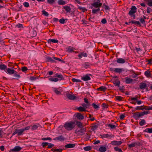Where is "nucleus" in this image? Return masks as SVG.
Here are the masks:
<instances>
[{
	"instance_id": "obj_1",
	"label": "nucleus",
	"mask_w": 152,
	"mask_h": 152,
	"mask_svg": "<svg viewBox=\"0 0 152 152\" xmlns=\"http://www.w3.org/2000/svg\"><path fill=\"white\" fill-rule=\"evenodd\" d=\"M75 126V122L73 121L66 122L64 125V128L68 131L71 130L74 128Z\"/></svg>"
},
{
	"instance_id": "obj_2",
	"label": "nucleus",
	"mask_w": 152,
	"mask_h": 152,
	"mask_svg": "<svg viewBox=\"0 0 152 152\" xmlns=\"http://www.w3.org/2000/svg\"><path fill=\"white\" fill-rule=\"evenodd\" d=\"M24 132L22 129H16L14 130V132L13 133H12V136H13L17 134V136H19L22 135L23 134H24Z\"/></svg>"
},
{
	"instance_id": "obj_3",
	"label": "nucleus",
	"mask_w": 152,
	"mask_h": 152,
	"mask_svg": "<svg viewBox=\"0 0 152 152\" xmlns=\"http://www.w3.org/2000/svg\"><path fill=\"white\" fill-rule=\"evenodd\" d=\"M100 0H94L93 3L91 4V5L95 8L100 7L102 6V4L100 2Z\"/></svg>"
},
{
	"instance_id": "obj_4",
	"label": "nucleus",
	"mask_w": 152,
	"mask_h": 152,
	"mask_svg": "<svg viewBox=\"0 0 152 152\" xmlns=\"http://www.w3.org/2000/svg\"><path fill=\"white\" fill-rule=\"evenodd\" d=\"M86 129V128H82L80 129H77L75 130V133L78 135H82L85 134Z\"/></svg>"
},
{
	"instance_id": "obj_5",
	"label": "nucleus",
	"mask_w": 152,
	"mask_h": 152,
	"mask_svg": "<svg viewBox=\"0 0 152 152\" xmlns=\"http://www.w3.org/2000/svg\"><path fill=\"white\" fill-rule=\"evenodd\" d=\"M137 8L135 6H132L130 8V10L128 14L130 15H132L137 12Z\"/></svg>"
},
{
	"instance_id": "obj_6",
	"label": "nucleus",
	"mask_w": 152,
	"mask_h": 152,
	"mask_svg": "<svg viewBox=\"0 0 152 152\" xmlns=\"http://www.w3.org/2000/svg\"><path fill=\"white\" fill-rule=\"evenodd\" d=\"M22 149V148L20 147L19 146H16L14 148L10 149L9 152H18L20 151Z\"/></svg>"
},
{
	"instance_id": "obj_7",
	"label": "nucleus",
	"mask_w": 152,
	"mask_h": 152,
	"mask_svg": "<svg viewBox=\"0 0 152 152\" xmlns=\"http://www.w3.org/2000/svg\"><path fill=\"white\" fill-rule=\"evenodd\" d=\"M75 117L79 120H83L84 118V116L83 115L80 113H77L75 114Z\"/></svg>"
},
{
	"instance_id": "obj_8",
	"label": "nucleus",
	"mask_w": 152,
	"mask_h": 152,
	"mask_svg": "<svg viewBox=\"0 0 152 152\" xmlns=\"http://www.w3.org/2000/svg\"><path fill=\"white\" fill-rule=\"evenodd\" d=\"M55 141L57 140L59 141H63L64 140V137L62 135H60L53 139Z\"/></svg>"
},
{
	"instance_id": "obj_9",
	"label": "nucleus",
	"mask_w": 152,
	"mask_h": 152,
	"mask_svg": "<svg viewBox=\"0 0 152 152\" xmlns=\"http://www.w3.org/2000/svg\"><path fill=\"white\" fill-rule=\"evenodd\" d=\"M112 71H113L115 73H121L122 72L124 71V69L123 68H116L114 69H112Z\"/></svg>"
},
{
	"instance_id": "obj_10",
	"label": "nucleus",
	"mask_w": 152,
	"mask_h": 152,
	"mask_svg": "<svg viewBox=\"0 0 152 152\" xmlns=\"http://www.w3.org/2000/svg\"><path fill=\"white\" fill-rule=\"evenodd\" d=\"M66 96L67 98L69 100H73L75 99L76 97L74 96L73 94H66Z\"/></svg>"
},
{
	"instance_id": "obj_11",
	"label": "nucleus",
	"mask_w": 152,
	"mask_h": 152,
	"mask_svg": "<svg viewBox=\"0 0 152 152\" xmlns=\"http://www.w3.org/2000/svg\"><path fill=\"white\" fill-rule=\"evenodd\" d=\"M122 143L121 141H114L111 142V144L113 145H120Z\"/></svg>"
},
{
	"instance_id": "obj_12",
	"label": "nucleus",
	"mask_w": 152,
	"mask_h": 152,
	"mask_svg": "<svg viewBox=\"0 0 152 152\" xmlns=\"http://www.w3.org/2000/svg\"><path fill=\"white\" fill-rule=\"evenodd\" d=\"M89 75L91 76V74H86L83 77L81 78V79L84 81H88L90 80L91 79V78L89 77Z\"/></svg>"
},
{
	"instance_id": "obj_13",
	"label": "nucleus",
	"mask_w": 152,
	"mask_h": 152,
	"mask_svg": "<svg viewBox=\"0 0 152 152\" xmlns=\"http://www.w3.org/2000/svg\"><path fill=\"white\" fill-rule=\"evenodd\" d=\"M125 82L126 84H129L132 83L133 81L135 80H133L130 77H126L125 78Z\"/></svg>"
},
{
	"instance_id": "obj_14",
	"label": "nucleus",
	"mask_w": 152,
	"mask_h": 152,
	"mask_svg": "<svg viewBox=\"0 0 152 152\" xmlns=\"http://www.w3.org/2000/svg\"><path fill=\"white\" fill-rule=\"evenodd\" d=\"M140 143L139 142H136L133 143H132L128 145V146L129 148H132V147H134L136 145L140 146Z\"/></svg>"
},
{
	"instance_id": "obj_15",
	"label": "nucleus",
	"mask_w": 152,
	"mask_h": 152,
	"mask_svg": "<svg viewBox=\"0 0 152 152\" xmlns=\"http://www.w3.org/2000/svg\"><path fill=\"white\" fill-rule=\"evenodd\" d=\"M139 88L141 89H142L148 87L147 84L145 83L142 82L140 84Z\"/></svg>"
},
{
	"instance_id": "obj_16",
	"label": "nucleus",
	"mask_w": 152,
	"mask_h": 152,
	"mask_svg": "<svg viewBox=\"0 0 152 152\" xmlns=\"http://www.w3.org/2000/svg\"><path fill=\"white\" fill-rule=\"evenodd\" d=\"M54 77H58L59 79V80H64V77L61 74H59L58 73L54 75Z\"/></svg>"
},
{
	"instance_id": "obj_17",
	"label": "nucleus",
	"mask_w": 152,
	"mask_h": 152,
	"mask_svg": "<svg viewBox=\"0 0 152 152\" xmlns=\"http://www.w3.org/2000/svg\"><path fill=\"white\" fill-rule=\"evenodd\" d=\"M7 70V72H6L10 75L13 74V73H14L15 72V70H14L13 69H11L10 68H7V69H6V70Z\"/></svg>"
},
{
	"instance_id": "obj_18",
	"label": "nucleus",
	"mask_w": 152,
	"mask_h": 152,
	"mask_svg": "<svg viewBox=\"0 0 152 152\" xmlns=\"http://www.w3.org/2000/svg\"><path fill=\"white\" fill-rule=\"evenodd\" d=\"M144 74L147 77H151L152 78V74L149 70H147L145 71Z\"/></svg>"
},
{
	"instance_id": "obj_19",
	"label": "nucleus",
	"mask_w": 152,
	"mask_h": 152,
	"mask_svg": "<svg viewBox=\"0 0 152 152\" xmlns=\"http://www.w3.org/2000/svg\"><path fill=\"white\" fill-rule=\"evenodd\" d=\"M107 88L104 86H101L97 89V90L98 91L104 92L107 89Z\"/></svg>"
},
{
	"instance_id": "obj_20",
	"label": "nucleus",
	"mask_w": 152,
	"mask_h": 152,
	"mask_svg": "<svg viewBox=\"0 0 152 152\" xmlns=\"http://www.w3.org/2000/svg\"><path fill=\"white\" fill-rule=\"evenodd\" d=\"M116 61L119 64H124L125 62L124 59L121 58H117Z\"/></svg>"
},
{
	"instance_id": "obj_21",
	"label": "nucleus",
	"mask_w": 152,
	"mask_h": 152,
	"mask_svg": "<svg viewBox=\"0 0 152 152\" xmlns=\"http://www.w3.org/2000/svg\"><path fill=\"white\" fill-rule=\"evenodd\" d=\"M76 109L78 110L80 112H84L86 111L85 107H83L81 106L76 107Z\"/></svg>"
},
{
	"instance_id": "obj_22",
	"label": "nucleus",
	"mask_w": 152,
	"mask_h": 152,
	"mask_svg": "<svg viewBox=\"0 0 152 152\" xmlns=\"http://www.w3.org/2000/svg\"><path fill=\"white\" fill-rule=\"evenodd\" d=\"M14 73H13V74H14V76L15 78H13V79L18 80V78H20L21 76L19 75L18 74V72L16 71Z\"/></svg>"
},
{
	"instance_id": "obj_23",
	"label": "nucleus",
	"mask_w": 152,
	"mask_h": 152,
	"mask_svg": "<svg viewBox=\"0 0 152 152\" xmlns=\"http://www.w3.org/2000/svg\"><path fill=\"white\" fill-rule=\"evenodd\" d=\"M75 146L74 144H69L66 145L65 146V147L67 148H74Z\"/></svg>"
},
{
	"instance_id": "obj_24",
	"label": "nucleus",
	"mask_w": 152,
	"mask_h": 152,
	"mask_svg": "<svg viewBox=\"0 0 152 152\" xmlns=\"http://www.w3.org/2000/svg\"><path fill=\"white\" fill-rule=\"evenodd\" d=\"M87 56L88 55L87 53L84 52H82L79 54L78 56L79 58L80 59L82 58L83 56L86 57H87Z\"/></svg>"
},
{
	"instance_id": "obj_25",
	"label": "nucleus",
	"mask_w": 152,
	"mask_h": 152,
	"mask_svg": "<svg viewBox=\"0 0 152 152\" xmlns=\"http://www.w3.org/2000/svg\"><path fill=\"white\" fill-rule=\"evenodd\" d=\"M113 83L115 86L119 87L120 86V81L118 79L115 80L113 81Z\"/></svg>"
},
{
	"instance_id": "obj_26",
	"label": "nucleus",
	"mask_w": 152,
	"mask_h": 152,
	"mask_svg": "<svg viewBox=\"0 0 152 152\" xmlns=\"http://www.w3.org/2000/svg\"><path fill=\"white\" fill-rule=\"evenodd\" d=\"M7 66L4 64H0V69L1 70H4L6 72Z\"/></svg>"
},
{
	"instance_id": "obj_27",
	"label": "nucleus",
	"mask_w": 152,
	"mask_h": 152,
	"mask_svg": "<svg viewBox=\"0 0 152 152\" xmlns=\"http://www.w3.org/2000/svg\"><path fill=\"white\" fill-rule=\"evenodd\" d=\"M99 135L101 138H107L108 137H112L113 136V135L108 134H100Z\"/></svg>"
},
{
	"instance_id": "obj_28",
	"label": "nucleus",
	"mask_w": 152,
	"mask_h": 152,
	"mask_svg": "<svg viewBox=\"0 0 152 152\" xmlns=\"http://www.w3.org/2000/svg\"><path fill=\"white\" fill-rule=\"evenodd\" d=\"M76 124L77 126L80 128H83V123L78 121H76Z\"/></svg>"
},
{
	"instance_id": "obj_29",
	"label": "nucleus",
	"mask_w": 152,
	"mask_h": 152,
	"mask_svg": "<svg viewBox=\"0 0 152 152\" xmlns=\"http://www.w3.org/2000/svg\"><path fill=\"white\" fill-rule=\"evenodd\" d=\"M107 150V148L105 147L101 146L99 148V151L100 152H105Z\"/></svg>"
},
{
	"instance_id": "obj_30",
	"label": "nucleus",
	"mask_w": 152,
	"mask_h": 152,
	"mask_svg": "<svg viewBox=\"0 0 152 152\" xmlns=\"http://www.w3.org/2000/svg\"><path fill=\"white\" fill-rule=\"evenodd\" d=\"M46 61L47 62H50L51 63H56L55 61L51 57H48L46 58Z\"/></svg>"
},
{
	"instance_id": "obj_31",
	"label": "nucleus",
	"mask_w": 152,
	"mask_h": 152,
	"mask_svg": "<svg viewBox=\"0 0 152 152\" xmlns=\"http://www.w3.org/2000/svg\"><path fill=\"white\" fill-rule=\"evenodd\" d=\"M139 112H137L133 114V117L135 119H137L139 118H140V115H139Z\"/></svg>"
},
{
	"instance_id": "obj_32",
	"label": "nucleus",
	"mask_w": 152,
	"mask_h": 152,
	"mask_svg": "<svg viewBox=\"0 0 152 152\" xmlns=\"http://www.w3.org/2000/svg\"><path fill=\"white\" fill-rule=\"evenodd\" d=\"M48 43L53 42V43H58V41L57 39H50L48 40Z\"/></svg>"
},
{
	"instance_id": "obj_33",
	"label": "nucleus",
	"mask_w": 152,
	"mask_h": 152,
	"mask_svg": "<svg viewBox=\"0 0 152 152\" xmlns=\"http://www.w3.org/2000/svg\"><path fill=\"white\" fill-rule=\"evenodd\" d=\"M63 9L65 10L67 12H70L71 9V8L68 6H64Z\"/></svg>"
},
{
	"instance_id": "obj_34",
	"label": "nucleus",
	"mask_w": 152,
	"mask_h": 152,
	"mask_svg": "<svg viewBox=\"0 0 152 152\" xmlns=\"http://www.w3.org/2000/svg\"><path fill=\"white\" fill-rule=\"evenodd\" d=\"M140 96L139 97L137 95L135 96L134 97H131L130 99H129L128 100L129 101H137V98H140Z\"/></svg>"
},
{
	"instance_id": "obj_35",
	"label": "nucleus",
	"mask_w": 152,
	"mask_h": 152,
	"mask_svg": "<svg viewBox=\"0 0 152 152\" xmlns=\"http://www.w3.org/2000/svg\"><path fill=\"white\" fill-rule=\"evenodd\" d=\"M143 132H145L152 133V128H146L143 131Z\"/></svg>"
},
{
	"instance_id": "obj_36",
	"label": "nucleus",
	"mask_w": 152,
	"mask_h": 152,
	"mask_svg": "<svg viewBox=\"0 0 152 152\" xmlns=\"http://www.w3.org/2000/svg\"><path fill=\"white\" fill-rule=\"evenodd\" d=\"M92 125L91 127V130L93 131L96 130L98 127V125H96V124H92Z\"/></svg>"
},
{
	"instance_id": "obj_37",
	"label": "nucleus",
	"mask_w": 152,
	"mask_h": 152,
	"mask_svg": "<svg viewBox=\"0 0 152 152\" xmlns=\"http://www.w3.org/2000/svg\"><path fill=\"white\" fill-rule=\"evenodd\" d=\"M97 9H93L92 10V12L93 14L97 13L100 10V8L99 7L97 8Z\"/></svg>"
},
{
	"instance_id": "obj_38",
	"label": "nucleus",
	"mask_w": 152,
	"mask_h": 152,
	"mask_svg": "<svg viewBox=\"0 0 152 152\" xmlns=\"http://www.w3.org/2000/svg\"><path fill=\"white\" fill-rule=\"evenodd\" d=\"M58 3L60 5H64L66 4L65 1L63 0H58Z\"/></svg>"
},
{
	"instance_id": "obj_39",
	"label": "nucleus",
	"mask_w": 152,
	"mask_h": 152,
	"mask_svg": "<svg viewBox=\"0 0 152 152\" xmlns=\"http://www.w3.org/2000/svg\"><path fill=\"white\" fill-rule=\"evenodd\" d=\"M131 22L132 24H134L137 26L139 25L140 26L141 25L140 23L138 21L132 20L131 21Z\"/></svg>"
},
{
	"instance_id": "obj_40",
	"label": "nucleus",
	"mask_w": 152,
	"mask_h": 152,
	"mask_svg": "<svg viewBox=\"0 0 152 152\" xmlns=\"http://www.w3.org/2000/svg\"><path fill=\"white\" fill-rule=\"evenodd\" d=\"M66 48L67 49V52H74L73 50L75 49L73 47L70 46H69Z\"/></svg>"
},
{
	"instance_id": "obj_41",
	"label": "nucleus",
	"mask_w": 152,
	"mask_h": 152,
	"mask_svg": "<svg viewBox=\"0 0 152 152\" xmlns=\"http://www.w3.org/2000/svg\"><path fill=\"white\" fill-rule=\"evenodd\" d=\"M114 150L116 151H117L118 152H123L121 149L118 146L114 147Z\"/></svg>"
},
{
	"instance_id": "obj_42",
	"label": "nucleus",
	"mask_w": 152,
	"mask_h": 152,
	"mask_svg": "<svg viewBox=\"0 0 152 152\" xmlns=\"http://www.w3.org/2000/svg\"><path fill=\"white\" fill-rule=\"evenodd\" d=\"M49 80L51 81L56 82L58 81L59 79L57 78L50 77L49 78Z\"/></svg>"
},
{
	"instance_id": "obj_43",
	"label": "nucleus",
	"mask_w": 152,
	"mask_h": 152,
	"mask_svg": "<svg viewBox=\"0 0 152 152\" xmlns=\"http://www.w3.org/2000/svg\"><path fill=\"white\" fill-rule=\"evenodd\" d=\"M139 125L140 126H142L146 124L145 120L144 119H141V121L139 122Z\"/></svg>"
},
{
	"instance_id": "obj_44",
	"label": "nucleus",
	"mask_w": 152,
	"mask_h": 152,
	"mask_svg": "<svg viewBox=\"0 0 152 152\" xmlns=\"http://www.w3.org/2000/svg\"><path fill=\"white\" fill-rule=\"evenodd\" d=\"M135 110H144L143 108V106H137L135 108Z\"/></svg>"
},
{
	"instance_id": "obj_45",
	"label": "nucleus",
	"mask_w": 152,
	"mask_h": 152,
	"mask_svg": "<svg viewBox=\"0 0 152 152\" xmlns=\"http://www.w3.org/2000/svg\"><path fill=\"white\" fill-rule=\"evenodd\" d=\"M78 9L80 10H82L83 12H85L87 11V9L86 8L84 7H81L79 6L78 7Z\"/></svg>"
},
{
	"instance_id": "obj_46",
	"label": "nucleus",
	"mask_w": 152,
	"mask_h": 152,
	"mask_svg": "<svg viewBox=\"0 0 152 152\" xmlns=\"http://www.w3.org/2000/svg\"><path fill=\"white\" fill-rule=\"evenodd\" d=\"M92 148L91 146H87L83 148V149L85 151H89L91 150Z\"/></svg>"
},
{
	"instance_id": "obj_47",
	"label": "nucleus",
	"mask_w": 152,
	"mask_h": 152,
	"mask_svg": "<svg viewBox=\"0 0 152 152\" xmlns=\"http://www.w3.org/2000/svg\"><path fill=\"white\" fill-rule=\"evenodd\" d=\"M103 6L105 10H108V12L110 11V8L108 6L105 5V3L103 4Z\"/></svg>"
},
{
	"instance_id": "obj_48",
	"label": "nucleus",
	"mask_w": 152,
	"mask_h": 152,
	"mask_svg": "<svg viewBox=\"0 0 152 152\" xmlns=\"http://www.w3.org/2000/svg\"><path fill=\"white\" fill-rule=\"evenodd\" d=\"M108 126L110 127L111 129H115L116 127V126L115 125L113 124H108Z\"/></svg>"
},
{
	"instance_id": "obj_49",
	"label": "nucleus",
	"mask_w": 152,
	"mask_h": 152,
	"mask_svg": "<svg viewBox=\"0 0 152 152\" xmlns=\"http://www.w3.org/2000/svg\"><path fill=\"white\" fill-rule=\"evenodd\" d=\"M123 98L121 96H115V99L116 100H117L119 101H122Z\"/></svg>"
},
{
	"instance_id": "obj_50",
	"label": "nucleus",
	"mask_w": 152,
	"mask_h": 152,
	"mask_svg": "<svg viewBox=\"0 0 152 152\" xmlns=\"http://www.w3.org/2000/svg\"><path fill=\"white\" fill-rule=\"evenodd\" d=\"M53 58L55 60H56L59 61H60L62 63H65V62L64 61L61 60L60 58H58L57 57H53Z\"/></svg>"
},
{
	"instance_id": "obj_51",
	"label": "nucleus",
	"mask_w": 152,
	"mask_h": 152,
	"mask_svg": "<svg viewBox=\"0 0 152 152\" xmlns=\"http://www.w3.org/2000/svg\"><path fill=\"white\" fill-rule=\"evenodd\" d=\"M72 80L74 82H81V80L75 78H72Z\"/></svg>"
},
{
	"instance_id": "obj_52",
	"label": "nucleus",
	"mask_w": 152,
	"mask_h": 152,
	"mask_svg": "<svg viewBox=\"0 0 152 152\" xmlns=\"http://www.w3.org/2000/svg\"><path fill=\"white\" fill-rule=\"evenodd\" d=\"M54 144L51 143H48V148H51L54 146Z\"/></svg>"
},
{
	"instance_id": "obj_53",
	"label": "nucleus",
	"mask_w": 152,
	"mask_h": 152,
	"mask_svg": "<svg viewBox=\"0 0 152 152\" xmlns=\"http://www.w3.org/2000/svg\"><path fill=\"white\" fill-rule=\"evenodd\" d=\"M48 142H43L42 143V145L43 147V148H44L47 146L48 145Z\"/></svg>"
},
{
	"instance_id": "obj_54",
	"label": "nucleus",
	"mask_w": 152,
	"mask_h": 152,
	"mask_svg": "<svg viewBox=\"0 0 152 152\" xmlns=\"http://www.w3.org/2000/svg\"><path fill=\"white\" fill-rule=\"evenodd\" d=\"M38 78L36 77L31 76L30 77L29 79L33 81L37 79Z\"/></svg>"
},
{
	"instance_id": "obj_55",
	"label": "nucleus",
	"mask_w": 152,
	"mask_h": 152,
	"mask_svg": "<svg viewBox=\"0 0 152 152\" xmlns=\"http://www.w3.org/2000/svg\"><path fill=\"white\" fill-rule=\"evenodd\" d=\"M42 14H44L45 16H48L49 15V14L48 13V12L45 11V10H42Z\"/></svg>"
},
{
	"instance_id": "obj_56",
	"label": "nucleus",
	"mask_w": 152,
	"mask_h": 152,
	"mask_svg": "<svg viewBox=\"0 0 152 152\" xmlns=\"http://www.w3.org/2000/svg\"><path fill=\"white\" fill-rule=\"evenodd\" d=\"M92 105L93 107L95 109H97L99 108V106L97 105L94 103H93L92 104Z\"/></svg>"
},
{
	"instance_id": "obj_57",
	"label": "nucleus",
	"mask_w": 152,
	"mask_h": 152,
	"mask_svg": "<svg viewBox=\"0 0 152 152\" xmlns=\"http://www.w3.org/2000/svg\"><path fill=\"white\" fill-rule=\"evenodd\" d=\"M87 64H88V63H86L85 64H83V67L86 68H87L90 66V65Z\"/></svg>"
},
{
	"instance_id": "obj_58",
	"label": "nucleus",
	"mask_w": 152,
	"mask_h": 152,
	"mask_svg": "<svg viewBox=\"0 0 152 152\" xmlns=\"http://www.w3.org/2000/svg\"><path fill=\"white\" fill-rule=\"evenodd\" d=\"M28 69L27 67L26 66H23L22 67L21 70L23 72H25Z\"/></svg>"
},
{
	"instance_id": "obj_59",
	"label": "nucleus",
	"mask_w": 152,
	"mask_h": 152,
	"mask_svg": "<svg viewBox=\"0 0 152 152\" xmlns=\"http://www.w3.org/2000/svg\"><path fill=\"white\" fill-rule=\"evenodd\" d=\"M38 126L36 125H34L32 126V129L33 130H36L38 128Z\"/></svg>"
},
{
	"instance_id": "obj_60",
	"label": "nucleus",
	"mask_w": 152,
	"mask_h": 152,
	"mask_svg": "<svg viewBox=\"0 0 152 152\" xmlns=\"http://www.w3.org/2000/svg\"><path fill=\"white\" fill-rule=\"evenodd\" d=\"M23 4L24 7H28L29 6L28 3L27 2H25Z\"/></svg>"
},
{
	"instance_id": "obj_61",
	"label": "nucleus",
	"mask_w": 152,
	"mask_h": 152,
	"mask_svg": "<svg viewBox=\"0 0 152 152\" xmlns=\"http://www.w3.org/2000/svg\"><path fill=\"white\" fill-rule=\"evenodd\" d=\"M59 21L60 23L64 24L65 22V20L63 18L59 20Z\"/></svg>"
},
{
	"instance_id": "obj_62",
	"label": "nucleus",
	"mask_w": 152,
	"mask_h": 152,
	"mask_svg": "<svg viewBox=\"0 0 152 152\" xmlns=\"http://www.w3.org/2000/svg\"><path fill=\"white\" fill-rule=\"evenodd\" d=\"M30 126H27L25 127L24 128L22 129L23 130V132H24V131H25L26 130H29L30 129Z\"/></svg>"
},
{
	"instance_id": "obj_63",
	"label": "nucleus",
	"mask_w": 152,
	"mask_h": 152,
	"mask_svg": "<svg viewBox=\"0 0 152 152\" xmlns=\"http://www.w3.org/2000/svg\"><path fill=\"white\" fill-rule=\"evenodd\" d=\"M42 140H51L52 139L50 137L43 138L42 139Z\"/></svg>"
},
{
	"instance_id": "obj_64",
	"label": "nucleus",
	"mask_w": 152,
	"mask_h": 152,
	"mask_svg": "<svg viewBox=\"0 0 152 152\" xmlns=\"http://www.w3.org/2000/svg\"><path fill=\"white\" fill-rule=\"evenodd\" d=\"M101 22L103 24H105L107 23V21L105 18H104L102 20Z\"/></svg>"
}]
</instances>
